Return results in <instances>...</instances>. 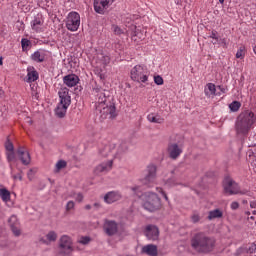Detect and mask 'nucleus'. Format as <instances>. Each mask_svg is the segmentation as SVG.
Masks as SVG:
<instances>
[{
  "label": "nucleus",
  "mask_w": 256,
  "mask_h": 256,
  "mask_svg": "<svg viewBox=\"0 0 256 256\" xmlns=\"http://www.w3.org/2000/svg\"><path fill=\"white\" fill-rule=\"evenodd\" d=\"M127 149H129L127 147V144L126 143H122L119 147H118V153L121 154V153H125V151H127Z\"/></svg>",
  "instance_id": "44"
},
{
  "label": "nucleus",
  "mask_w": 256,
  "mask_h": 256,
  "mask_svg": "<svg viewBox=\"0 0 256 256\" xmlns=\"http://www.w3.org/2000/svg\"><path fill=\"white\" fill-rule=\"evenodd\" d=\"M5 147H6V150L9 151V152H13V143L11 141H7L6 144H5Z\"/></svg>",
  "instance_id": "46"
},
{
  "label": "nucleus",
  "mask_w": 256,
  "mask_h": 256,
  "mask_svg": "<svg viewBox=\"0 0 256 256\" xmlns=\"http://www.w3.org/2000/svg\"><path fill=\"white\" fill-rule=\"evenodd\" d=\"M119 227L117 226V222L113 220H106L104 223V231L107 233L110 237L113 235H116Z\"/></svg>",
  "instance_id": "17"
},
{
  "label": "nucleus",
  "mask_w": 256,
  "mask_h": 256,
  "mask_svg": "<svg viewBox=\"0 0 256 256\" xmlns=\"http://www.w3.org/2000/svg\"><path fill=\"white\" fill-rule=\"evenodd\" d=\"M75 208V202L73 201H69L67 204H66V210L67 211H71L72 209Z\"/></svg>",
  "instance_id": "47"
},
{
  "label": "nucleus",
  "mask_w": 256,
  "mask_h": 256,
  "mask_svg": "<svg viewBox=\"0 0 256 256\" xmlns=\"http://www.w3.org/2000/svg\"><path fill=\"white\" fill-rule=\"evenodd\" d=\"M210 39H214L215 40V42H213V44L214 45H216L217 44V42H219V34L217 33V31H212L211 33H210Z\"/></svg>",
  "instance_id": "41"
},
{
  "label": "nucleus",
  "mask_w": 256,
  "mask_h": 256,
  "mask_svg": "<svg viewBox=\"0 0 256 256\" xmlns=\"http://www.w3.org/2000/svg\"><path fill=\"white\" fill-rule=\"evenodd\" d=\"M253 52L256 54V45L253 46Z\"/></svg>",
  "instance_id": "58"
},
{
  "label": "nucleus",
  "mask_w": 256,
  "mask_h": 256,
  "mask_svg": "<svg viewBox=\"0 0 256 256\" xmlns=\"http://www.w3.org/2000/svg\"><path fill=\"white\" fill-rule=\"evenodd\" d=\"M190 219L193 223H199V221H201V214L197 211H194L190 216Z\"/></svg>",
  "instance_id": "39"
},
{
  "label": "nucleus",
  "mask_w": 256,
  "mask_h": 256,
  "mask_svg": "<svg viewBox=\"0 0 256 256\" xmlns=\"http://www.w3.org/2000/svg\"><path fill=\"white\" fill-rule=\"evenodd\" d=\"M63 83L67 87H75L77 85V83H79V76H77L75 74L66 75L63 78Z\"/></svg>",
  "instance_id": "22"
},
{
  "label": "nucleus",
  "mask_w": 256,
  "mask_h": 256,
  "mask_svg": "<svg viewBox=\"0 0 256 256\" xmlns=\"http://www.w3.org/2000/svg\"><path fill=\"white\" fill-rule=\"evenodd\" d=\"M45 57H47V54L44 50H37L31 55V59L35 61V63H43Z\"/></svg>",
  "instance_id": "24"
},
{
  "label": "nucleus",
  "mask_w": 256,
  "mask_h": 256,
  "mask_svg": "<svg viewBox=\"0 0 256 256\" xmlns=\"http://www.w3.org/2000/svg\"><path fill=\"white\" fill-rule=\"evenodd\" d=\"M121 193L117 192V191H110L108 193L105 194L104 196V201L105 203H107L108 205H111V203H115L117 201H120L121 199Z\"/></svg>",
  "instance_id": "19"
},
{
  "label": "nucleus",
  "mask_w": 256,
  "mask_h": 256,
  "mask_svg": "<svg viewBox=\"0 0 256 256\" xmlns=\"http://www.w3.org/2000/svg\"><path fill=\"white\" fill-rule=\"evenodd\" d=\"M247 53V48L245 46H240L236 52V59H245Z\"/></svg>",
  "instance_id": "35"
},
{
  "label": "nucleus",
  "mask_w": 256,
  "mask_h": 256,
  "mask_svg": "<svg viewBox=\"0 0 256 256\" xmlns=\"http://www.w3.org/2000/svg\"><path fill=\"white\" fill-rule=\"evenodd\" d=\"M165 185L167 187H175L176 185H181V180L179 178L172 177L166 181Z\"/></svg>",
  "instance_id": "34"
},
{
  "label": "nucleus",
  "mask_w": 256,
  "mask_h": 256,
  "mask_svg": "<svg viewBox=\"0 0 256 256\" xmlns=\"http://www.w3.org/2000/svg\"><path fill=\"white\" fill-rule=\"evenodd\" d=\"M85 209H86L87 211H89V210L92 209V206L88 204V205L85 206Z\"/></svg>",
  "instance_id": "55"
},
{
  "label": "nucleus",
  "mask_w": 256,
  "mask_h": 256,
  "mask_svg": "<svg viewBox=\"0 0 256 256\" xmlns=\"http://www.w3.org/2000/svg\"><path fill=\"white\" fill-rule=\"evenodd\" d=\"M8 223L15 237H19L21 235V225L19 224V220L17 219V216L12 215L8 219Z\"/></svg>",
  "instance_id": "14"
},
{
  "label": "nucleus",
  "mask_w": 256,
  "mask_h": 256,
  "mask_svg": "<svg viewBox=\"0 0 256 256\" xmlns=\"http://www.w3.org/2000/svg\"><path fill=\"white\" fill-rule=\"evenodd\" d=\"M67 109H69V106H65L64 104H59L57 105L55 109V115L59 117L60 119H63L65 115H67Z\"/></svg>",
  "instance_id": "27"
},
{
  "label": "nucleus",
  "mask_w": 256,
  "mask_h": 256,
  "mask_svg": "<svg viewBox=\"0 0 256 256\" xmlns=\"http://www.w3.org/2000/svg\"><path fill=\"white\" fill-rule=\"evenodd\" d=\"M7 159L9 161V163H11V161H15V153L13 151L7 153Z\"/></svg>",
  "instance_id": "48"
},
{
  "label": "nucleus",
  "mask_w": 256,
  "mask_h": 256,
  "mask_svg": "<svg viewBox=\"0 0 256 256\" xmlns=\"http://www.w3.org/2000/svg\"><path fill=\"white\" fill-rule=\"evenodd\" d=\"M65 167H67V161L59 160L55 165L54 173H59L62 169H65Z\"/></svg>",
  "instance_id": "33"
},
{
  "label": "nucleus",
  "mask_w": 256,
  "mask_h": 256,
  "mask_svg": "<svg viewBox=\"0 0 256 256\" xmlns=\"http://www.w3.org/2000/svg\"><path fill=\"white\" fill-rule=\"evenodd\" d=\"M0 197L4 203H9V201H11V192L5 188H2L0 189Z\"/></svg>",
  "instance_id": "32"
},
{
  "label": "nucleus",
  "mask_w": 256,
  "mask_h": 256,
  "mask_svg": "<svg viewBox=\"0 0 256 256\" xmlns=\"http://www.w3.org/2000/svg\"><path fill=\"white\" fill-rule=\"evenodd\" d=\"M57 232L51 230L44 237L40 238V243L43 245H51V243H55L57 241Z\"/></svg>",
  "instance_id": "20"
},
{
  "label": "nucleus",
  "mask_w": 256,
  "mask_h": 256,
  "mask_svg": "<svg viewBox=\"0 0 256 256\" xmlns=\"http://www.w3.org/2000/svg\"><path fill=\"white\" fill-rule=\"evenodd\" d=\"M219 3L223 5V3H225V0H219Z\"/></svg>",
  "instance_id": "56"
},
{
  "label": "nucleus",
  "mask_w": 256,
  "mask_h": 256,
  "mask_svg": "<svg viewBox=\"0 0 256 256\" xmlns=\"http://www.w3.org/2000/svg\"><path fill=\"white\" fill-rule=\"evenodd\" d=\"M156 191H157V193H160V195H162L164 197L165 201H169V197L167 196V194L165 193L163 188L156 187Z\"/></svg>",
  "instance_id": "43"
},
{
  "label": "nucleus",
  "mask_w": 256,
  "mask_h": 256,
  "mask_svg": "<svg viewBox=\"0 0 256 256\" xmlns=\"http://www.w3.org/2000/svg\"><path fill=\"white\" fill-rule=\"evenodd\" d=\"M255 251H256V245L252 243L249 246L242 247V248L238 249L237 255L241 256V255H245L246 253L248 255H251V254L255 253Z\"/></svg>",
  "instance_id": "25"
},
{
  "label": "nucleus",
  "mask_w": 256,
  "mask_h": 256,
  "mask_svg": "<svg viewBox=\"0 0 256 256\" xmlns=\"http://www.w3.org/2000/svg\"><path fill=\"white\" fill-rule=\"evenodd\" d=\"M229 109L233 113H237V111H239V109H241V103L239 101H233L232 103H230Z\"/></svg>",
  "instance_id": "38"
},
{
  "label": "nucleus",
  "mask_w": 256,
  "mask_h": 256,
  "mask_svg": "<svg viewBox=\"0 0 256 256\" xmlns=\"http://www.w3.org/2000/svg\"><path fill=\"white\" fill-rule=\"evenodd\" d=\"M142 253L149 256H157V246L148 244L142 247Z\"/></svg>",
  "instance_id": "26"
},
{
  "label": "nucleus",
  "mask_w": 256,
  "mask_h": 256,
  "mask_svg": "<svg viewBox=\"0 0 256 256\" xmlns=\"http://www.w3.org/2000/svg\"><path fill=\"white\" fill-rule=\"evenodd\" d=\"M250 219H255V217L251 216Z\"/></svg>",
  "instance_id": "63"
},
{
  "label": "nucleus",
  "mask_w": 256,
  "mask_h": 256,
  "mask_svg": "<svg viewBox=\"0 0 256 256\" xmlns=\"http://www.w3.org/2000/svg\"><path fill=\"white\" fill-rule=\"evenodd\" d=\"M131 191L137 197H141L143 202L142 205L146 211L155 213V211H159V209H161V198L157 193L148 191L142 194L140 186L131 187Z\"/></svg>",
  "instance_id": "1"
},
{
  "label": "nucleus",
  "mask_w": 256,
  "mask_h": 256,
  "mask_svg": "<svg viewBox=\"0 0 256 256\" xmlns=\"http://www.w3.org/2000/svg\"><path fill=\"white\" fill-rule=\"evenodd\" d=\"M250 207H251V209H256V201H251Z\"/></svg>",
  "instance_id": "53"
},
{
  "label": "nucleus",
  "mask_w": 256,
  "mask_h": 256,
  "mask_svg": "<svg viewBox=\"0 0 256 256\" xmlns=\"http://www.w3.org/2000/svg\"><path fill=\"white\" fill-rule=\"evenodd\" d=\"M154 83H155L156 85H163V77H161V76H155V77H154Z\"/></svg>",
  "instance_id": "45"
},
{
  "label": "nucleus",
  "mask_w": 256,
  "mask_h": 256,
  "mask_svg": "<svg viewBox=\"0 0 256 256\" xmlns=\"http://www.w3.org/2000/svg\"><path fill=\"white\" fill-rule=\"evenodd\" d=\"M112 31L115 33V35H123V29L117 25H112Z\"/></svg>",
  "instance_id": "42"
},
{
  "label": "nucleus",
  "mask_w": 256,
  "mask_h": 256,
  "mask_svg": "<svg viewBox=\"0 0 256 256\" xmlns=\"http://www.w3.org/2000/svg\"><path fill=\"white\" fill-rule=\"evenodd\" d=\"M217 91V88L215 87V84L208 83L204 89V93L206 97H213L215 96V93Z\"/></svg>",
  "instance_id": "28"
},
{
  "label": "nucleus",
  "mask_w": 256,
  "mask_h": 256,
  "mask_svg": "<svg viewBox=\"0 0 256 256\" xmlns=\"http://www.w3.org/2000/svg\"><path fill=\"white\" fill-rule=\"evenodd\" d=\"M113 169V160H108L95 167V175H101V173H107Z\"/></svg>",
  "instance_id": "15"
},
{
  "label": "nucleus",
  "mask_w": 256,
  "mask_h": 256,
  "mask_svg": "<svg viewBox=\"0 0 256 256\" xmlns=\"http://www.w3.org/2000/svg\"><path fill=\"white\" fill-rule=\"evenodd\" d=\"M222 187L225 195H245V191H241L239 184L229 176L224 178Z\"/></svg>",
  "instance_id": "6"
},
{
  "label": "nucleus",
  "mask_w": 256,
  "mask_h": 256,
  "mask_svg": "<svg viewBox=\"0 0 256 256\" xmlns=\"http://www.w3.org/2000/svg\"><path fill=\"white\" fill-rule=\"evenodd\" d=\"M255 113L251 110H246L239 114L236 120L235 129L237 135H247L255 125Z\"/></svg>",
  "instance_id": "4"
},
{
  "label": "nucleus",
  "mask_w": 256,
  "mask_h": 256,
  "mask_svg": "<svg viewBox=\"0 0 256 256\" xmlns=\"http://www.w3.org/2000/svg\"><path fill=\"white\" fill-rule=\"evenodd\" d=\"M21 47H22V51H29V49H31L30 40L26 39V38H22L21 39Z\"/></svg>",
  "instance_id": "37"
},
{
  "label": "nucleus",
  "mask_w": 256,
  "mask_h": 256,
  "mask_svg": "<svg viewBox=\"0 0 256 256\" xmlns=\"http://www.w3.org/2000/svg\"><path fill=\"white\" fill-rule=\"evenodd\" d=\"M59 247L64 255H71L73 251V239L69 235H62L59 240Z\"/></svg>",
  "instance_id": "10"
},
{
  "label": "nucleus",
  "mask_w": 256,
  "mask_h": 256,
  "mask_svg": "<svg viewBox=\"0 0 256 256\" xmlns=\"http://www.w3.org/2000/svg\"><path fill=\"white\" fill-rule=\"evenodd\" d=\"M102 155H103L104 157H106V156H107V154H103V153H102Z\"/></svg>",
  "instance_id": "62"
},
{
  "label": "nucleus",
  "mask_w": 256,
  "mask_h": 256,
  "mask_svg": "<svg viewBox=\"0 0 256 256\" xmlns=\"http://www.w3.org/2000/svg\"><path fill=\"white\" fill-rule=\"evenodd\" d=\"M246 215H251V212H246Z\"/></svg>",
  "instance_id": "60"
},
{
  "label": "nucleus",
  "mask_w": 256,
  "mask_h": 256,
  "mask_svg": "<svg viewBox=\"0 0 256 256\" xmlns=\"http://www.w3.org/2000/svg\"><path fill=\"white\" fill-rule=\"evenodd\" d=\"M223 217V211L221 209L211 210L208 213V220L213 221V219H221Z\"/></svg>",
  "instance_id": "30"
},
{
  "label": "nucleus",
  "mask_w": 256,
  "mask_h": 256,
  "mask_svg": "<svg viewBox=\"0 0 256 256\" xmlns=\"http://www.w3.org/2000/svg\"><path fill=\"white\" fill-rule=\"evenodd\" d=\"M30 27L34 33H43L45 31V17H43V14L35 15L30 22Z\"/></svg>",
  "instance_id": "9"
},
{
  "label": "nucleus",
  "mask_w": 256,
  "mask_h": 256,
  "mask_svg": "<svg viewBox=\"0 0 256 256\" xmlns=\"http://www.w3.org/2000/svg\"><path fill=\"white\" fill-rule=\"evenodd\" d=\"M74 199H75L76 201H78V203H81V201H83V194H81V193L75 194V195H74Z\"/></svg>",
  "instance_id": "49"
},
{
  "label": "nucleus",
  "mask_w": 256,
  "mask_h": 256,
  "mask_svg": "<svg viewBox=\"0 0 256 256\" xmlns=\"http://www.w3.org/2000/svg\"><path fill=\"white\" fill-rule=\"evenodd\" d=\"M130 79L136 83H147L149 81V71L143 65H136L130 71Z\"/></svg>",
  "instance_id": "5"
},
{
  "label": "nucleus",
  "mask_w": 256,
  "mask_h": 256,
  "mask_svg": "<svg viewBox=\"0 0 256 256\" xmlns=\"http://www.w3.org/2000/svg\"><path fill=\"white\" fill-rule=\"evenodd\" d=\"M219 44L222 45V47H224V49H227V39L222 38L219 40Z\"/></svg>",
  "instance_id": "51"
},
{
  "label": "nucleus",
  "mask_w": 256,
  "mask_h": 256,
  "mask_svg": "<svg viewBox=\"0 0 256 256\" xmlns=\"http://www.w3.org/2000/svg\"><path fill=\"white\" fill-rule=\"evenodd\" d=\"M191 247L198 253H211L215 249V239L198 232L191 238Z\"/></svg>",
  "instance_id": "3"
},
{
  "label": "nucleus",
  "mask_w": 256,
  "mask_h": 256,
  "mask_svg": "<svg viewBox=\"0 0 256 256\" xmlns=\"http://www.w3.org/2000/svg\"><path fill=\"white\" fill-rule=\"evenodd\" d=\"M65 25L68 31H78L81 25V15L75 11L69 12L66 17Z\"/></svg>",
  "instance_id": "7"
},
{
  "label": "nucleus",
  "mask_w": 256,
  "mask_h": 256,
  "mask_svg": "<svg viewBox=\"0 0 256 256\" xmlns=\"http://www.w3.org/2000/svg\"><path fill=\"white\" fill-rule=\"evenodd\" d=\"M93 207H95L96 209H99L101 207V204H99V202H96L93 204Z\"/></svg>",
  "instance_id": "54"
},
{
  "label": "nucleus",
  "mask_w": 256,
  "mask_h": 256,
  "mask_svg": "<svg viewBox=\"0 0 256 256\" xmlns=\"http://www.w3.org/2000/svg\"><path fill=\"white\" fill-rule=\"evenodd\" d=\"M94 93L96 95V112L100 113V117L102 119H113L115 117V106L110 105L108 106L107 103V95H105V90L96 88L94 89Z\"/></svg>",
  "instance_id": "2"
},
{
  "label": "nucleus",
  "mask_w": 256,
  "mask_h": 256,
  "mask_svg": "<svg viewBox=\"0 0 256 256\" xmlns=\"http://www.w3.org/2000/svg\"><path fill=\"white\" fill-rule=\"evenodd\" d=\"M221 91H222L223 93H225V90L221 89Z\"/></svg>",
  "instance_id": "64"
},
{
  "label": "nucleus",
  "mask_w": 256,
  "mask_h": 256,
  "mask_svg": "<svg viewBox=\"0 0 256 256\" xmlns=\"http://www.w3.org/2000/svg\"><path fill=\"white\" fill-rule=\"evenodd\" d=\"M182 153L183 150L181 149V147H179V145H177V143L169 144L168 154L170 159H177Z\"/></svg>",
  "instance_id": "18"
},
{
  "label": "nucleus",
  "mask_w": 256,
  "mask_h": 256,
  "mask_svg": "<svg viewBox=\"0 0 256 256\" xmlns=\"http://www.w3.org/2000/svg\"><path fill=\"white\" fill-rule=\"evenodd\" d=\"M109 149V147H105V150L107 151Z\"/></svg>",
  "instance_id": "61"
},
{
  "label": "nucleus",
  "mask_w": 256,
  "mask_h": 256,
  "mask_svg": "<svg viewBox=\"0 0 256 256\" xmlns=\"http://www.w3.org/2000/svg\"><path fill=\"white\" fill-rule=\"evenodd\" d=\"M252 213H253V215H256V210H254Z\"/></svg>",
  "instance_id": "59"
},
{
  "label": "nucleus",
  "mask_w": 256,
  "mask_h": 256,
  "mask_svg": "<svg viewBox=\"0 0 256 256\" xmlns=\"http://www.w3.org/2000/svg\"><path fill=\"white\" fill-rule=\"evenodd\" d=\"M144 233L149 241H157L159 239V228L155 225H147Z\"/></svg>",
  "instance_id": "12"
},
{
  "label": "nucleus",
  "mask_w": 256,
  "mask_h": 256,
  "mask_svg": "<svg viewBox=\"0 0 256 256\" xmlns=\"http://www.w3.org/2000/svg\"><path fill=\"white\" fill-rule=\"evenodd\" d=\"M17 155L23 165H29L31 163V155L25 150V148H19Z\"/></svg>",
  "instance_id": "21"
},
{
  "label": "nucleus",
  "mask_w": 256,
  "mask_h": 256,
  "mask_svg": "<svg viewBox=\"0 0 256 256\" xmlns=\"http://www.w3.org/2000/svg\"><path fill=\"white\" fill-rule=\"evenodd\" d=\"M144 185L153 187L157 183V166L150 164L147 166L146 175L144 177Z\"/></svg>",
  "instance_id": "8"
},
{
  "label": "nucleus",
  "mask_w": 256,
  "mask_h": 256,
  "mask_svg": "<svg viewBox=\"0 0 256 256\" xmlns=\"http://www.w3.org/2000/svg\"><path fill=\"white\" fill-rule=\"evenodd\" d=\"M147 120L149 121V123H158V124H161L163 123V121H165L163 117H161V115L155 114V113L148 114Z\"/></svg>",
  "instance_id": "29"
},
{
  "label": "nucleus",
  "mask_w": 256,
  "mask_h": 256,
  "mask_svg": "<svg viewBox=\"0 0 256 256\" xmlns=\"http://www.w3.org/2000/svg\"><path fill=\"white\" fill-rule=\"evenodd\" d=\"M58 95L60 99L58 104L65 105L66 107L71 105V94H69V90L67 88H61Z\"/></svg>",
  "instance_id": "13"
},
{
  "label": "nucleus",
  "mask_w": 256,
  "mask_h": 256,
  "mask_svg": "<svg viewBox=\"0 0 256 256\" xmlns=\"http://www.w3.org/2000/svg\"><path fill=\"white\" fill-rule=\"evenodd\" d=\"M113 3L115 0H94V11L99 15H105Z\"/></svg>",
  "instance_id": "11"
},
{
  "label": "nucleus",
  "mask_w": 256,
  "mask_h": 256,
  "mask_svg": "<svg viewBox=\"0 0 256 256\" xmlns=\"http://www.w3.org/2000/svg\"><path fill=\"white\" fill-rule=\"evenodd\" d=\"M96 61H98L100 65L105 66V65H109V63L111 62V58L103 53H100L97 55Z\"/></svg>",
  "instance_id": "31"
},
{
  "label": "nucleus",
  "mask_w": 256,
  "mask_h": 256,
  "mask_svg": "<svg viewBox=\"0 0 256 256\" xmlns=\"http://www.w3.org/2000/svg\"><path fill=\"white\" fill-rule=\"evenodd\" d=\"M0 65H3V58L0 57Z\"/></svg>",
  "instance_id": "57"
},
{
  "label": "nucleus",
  "mask_w": 256,
  "mask_h": 256,
  "mask_svg": "<svg viewBox=\"0 0 256 256\" xmlns=\"http://www.w3.org/2000/svg\"><path fill=\"white\" fill-rule=\"evenodd\" d=\"M34 175H35V172L33 171V169L28 171L27 177H28L29 181H33Z\"/></svg>",
  "instance_id": "50"
},
{
  "label": "nucleus",
  "mask_w": 256,
  "mask_h": 256,
  "mask_svg": "<svg viewBox=\"0 0 256 256\" xmlns=\"http://www.w3.org/2000/svg\"><path fill=\"white\" fill-rule=\"evenodd\" d=\"M113 169V160H108L95 167V175H101V173H107Z\"/></svg>",
  "instance_id": "16"
},
{
  "label": "nucleus",
  "mask_w": 256,
  "mask_h": 256,
  "mask_svg": "<svg viewBox=\"0 0 256 256\" xmlns=\"http://www.w3.org/2000/svg\"><path fill=\"white\" fill-rule=\"evenodd\" d=\"M11 169V177L14 179V181H23V172H19L18 174H15V170L13 169V165L10 164Z\"/></svg>",
  "instance_id": "36"
},
{
  "label": "nucleus",
  "mask_w": 256,
  "mask_h": 256,
  "mask_svg": "<svg viewBox=\"0 0 256 256\" xmlns=\"http://www.w3.org/2000/svg\"><path fill=\"white\" fill-rule=\"evenodd\" d=\"M230 207L233 211H235L236 209H239V202H232Z\"/></svg>",
  "instance_id": "52"
},
{
  "label": "nucleus",
  "mask_w": 256,
  "mask_h": 256,
  "mask_svg": "<svg viewBox=\"0 0 256 256\" xmlns=\"http://www.w3.org/2000/svg\"><path fill=\"white\" fill-rule=\"evenodd\" d=\"M77 243H80V245H89L91 238L89 236H82L78 239Z\"/></svg>",
  "instance_id": "40"
},
{
  "label": "nucleus",
  "mask_w": 256,
  "mask_h": 256,
  "mask_svg": "<svg viewBox=\"0 0 256 256\" xmlns=\"http://www.w3.org/2000/svg\"><path fill=\"white\" fill-rule=\"evenodd\" d=\"M39 79V73L37 70H35L34 67H28L27 68V83H34V81H37Z\"/></svg>",
  "instance_id": "23"
}]
</instances>
